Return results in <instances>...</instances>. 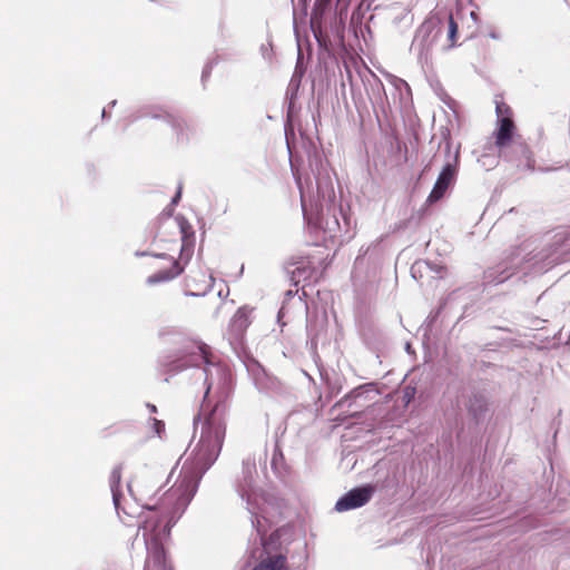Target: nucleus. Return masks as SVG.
<instances>
[{"label":"nucleus","instance_id":"dca6fc26","mask_svg":"<svg viewBox=\"0 0 570 570\" xmlns=\"http://www.w3.org/2000/svg\"><path fill=\"white\" fill-rule=\"evenodd\" d=\"M510 276H511V274H505V275H501L497 278H493L492 281L497 282V283H502V282L507 281Z\"/></svg>","mask_w":570,"mask_h":570},{"label":"nucleus","instance_id":"a211bd4d","mask_svg":"<svg viewBox=\"0 0 570 570\" xmlns=\"http://www.w3.org/2000/svg\"><path fill=\"white\" fill-rule=\"evenodd\" d=\"M147 406H148V409H149V411L151 413H156L157 412V409H156V406L154 404H147Z\"/></svg>","mask_w":570,"mask_h":570},{"label":"nucleus","instance_id":"1a4fd4ad","mask_svg":"<svg viewBox=\"0 0 570 570\" xmlns=\"http://www.w3.org/2000/svg\"><path fill=\"white\" fill-rule=\"evenodd\" d=\"M248 313L245 308H239L230 321V328L235 331L236 335H240L248 326Z\"/></svg>","mask_w":570,"mask_h":570},{"label":"nucleus","instance_id":"f03ea898","mask_svg":"<svg viewBox=\"0 0 570 570\" xmlns=\"http://www.w3.org/2000/svg\"><path fill=\"white\" fill-rule=\"evenodd\" d=\"M256 464L246 459L242 464V473L236 483V491L246 502V509L252 515V524L256 529L261 548L253 552L257 563L252 570H288L287 549L279 543L284 530H276L268 540L264 535L267 527L276 521L278 508L272 498L266 497L255 484Z\"/></svg>","mask_w":570,"mask_h":570},{"label":"nucleus","instance_id":"39448f33","mask_svg":"<svg viewBox=\"0 0 570 570\" xmlns=\"http://www.w3.org/2000/svg\"><path fill=\"white\" fill-rule=\"evenodd\" d=\"M459 159V150L455 151L453 161H449L443 167L440 173L432 191L428 197L429 203H435L441 199L449 188V186L454 181L456 176V164Z\"/></svg>","mask_w":570,"mask_h":570},{"label":"nucleus","instance_id":"5701e85b","mask_svg":"<svg viewBox=\"0 0 570 570\" xmlns=\"http://www.w3.org/2000/svg\"><path fill=\"white\" fill-rule=\"evenodd\" d=\"M320 193L322 194V197L325 198V191L324 190H320Z\"/></svg>","mask_w":570,"mask_h":570},{"label":"nucleus","instance_id":"b1692460","mask_svg":"<svg viewBox=\"0 0 570 570\" xmlns=\"http://www.w3.org/2000/svg\"><path fill=\"white\" fill-rule=\"evenodd\" d=\"M116 105V100H114L110 106L114 107Z\"/></svg>","mask_w":570,"mask_h":570},{"label":"nucleus","instance_id":"4be33fe9","mask_svg":"<svg viewBox=\"0 0 570 570\" xmlns=\"http://www.w3.org/2000/svg\"><path fill=\"white\" fill-rule=\"evenodd\" d=\"M450 148H451V144L448 141L446 142V149L450 151Z\"/></svg>","mask_w":570,"mask_h":570},{"label":"nucleus","instance_id":"9d476101","mask_svg":"<svg viewBox=\"0 0 570 570\" xmlns=\"http://www.w3.org/2000/svg\"><path fill=\"white\" fill-rule=\"evenodd\" d=\"M458 33V24L454 21L452 16H449V29H448V37L450 40V47H453L455 43V38Z\"/></svg>","mask_w":570,"mask_h":570},{"label":"nucleus","instance_id":"ddd939ff","mask_svg":"<svg viewBox=\"0 0 570 570\" xmlns=\"http://www.w3.org/2000/svg\"><path fill=\"white\" fill-rule=\"evenodd\" d=\"M153 425H154L156 434L158 436H161V433L165 430V423L163 421L157 420V419H153Z\"/></svg>","mask_w":570,"mask_h":570},{"label":"nucleus","instance_id":"f257e3e1","mask_svg":"<svg viewBox=\"0 0 570 570\" xmlns=\"http://www.w3.org/2000/svg\"><path fill=\"white\" fill-rule=\"evenodd\" d=\"M225 414L226 405L217 403L202 424L199 438L190 442L176 483L160 501L145 502L141 505L142 511L138 512L139 505L134 497L131 484L127 487L131 500L128 501L125 498L120 489V468L111 471L109 484L118 515L121 518L122 511L129 518L141 519L138 534H141L147 550L145 570H173L167 564L164 543L169 537L171 527L190 503L202 476L220 453L226 433ZM149 500L153 501V498Z\"/></svg>","mask_w":570,"mask_h":570},{"label":"nucleus","instance_id":"6ab92c4d","mask_svg":"<svg viewBox=\"0 0 570 570\" xmlns=\"http://www.w3.org/2000/svg\"><path fill=\"white\" fill-rule=\"evenodd\" d=\"M470 16H471V18H472L474 21H476V20H478V14H476L474 11H472V12L470 13Z\"/></svg>","mask_w":570,"mask_h":570},{"label":"nucleus","instance_id":"aec40b11","mask_svg":"<svg viewBox=\"0 0 570 570\" xmlns=\"http://www.w3.org/2000/svg\"><path fill=\"white\" fill-rule=\"evenodd\" d=\"M490 37H491L492 39H499V36H498L495 32H491V33H490Z\"/></svg>","mask_w":570,"mask_h":570},{"label":"nucleus","instance_id":"f3484780","mask_svg":"<svg viewBox=\"0 0 570 570\" xmlns=\"http://www.w3.org/2000/svg\"><path fill=\"white\" fill-rule=\"evenodd\" d=\"M180 194H181V187H179V188H178L177 194H176V195H175V197L173 198V200H171V204H173V205H176V204L178 203V200H179V198H180Z\"/></svg>","mask_w":570,"mask_h":570},{"label":"nucleus","instance_id":"7ed1b4c3","mask_svg":"<svg viewBox=\"0 0 570 570\" xmlns=\"http://www.w3.org/2000/svg\"><path fill=\"white\" fill-rule=\"evenodd\" d=\"M205 365L204 374L205 381L209 382L206 391V395L208 394L214 374H222L223 368L213 361L208 346L206 344L199 342H191L187 345L179 358L173 362V371L180 370L185 366H200Z\"/></svg>","mask_w":570,"mask_h":570},{"label":"nucleus","instance_id":"6e6552de","mask_svg":"<svg viewBox=\"0 0 570 570\" xmlns=\"http://www.w3.org/2000/svg\"><path fill=\"white\" fill-rule=\"evenodd\" d=\"M184 272V266L179 261H174L173 266L168 271H160L147 277L146 283L148 285H155L163 282H168L177 276H179Z\"/></svg>","mask_w":570,"mask_h":570},{"label":"nucleus","instance_id":"412c9836","mask_svg":"<svg viewBox=\"0 0 570 570\" xmlns=\"http://www.w3.org/2000/svg\"><path fill=\"white\" fill-rule=\"evenodd\" d=\"M327 197H328V199H331V198H333V197H334V193H333V190H330V191H328Z\"/></svg>","mask_w":570,"mask_h":570},{"label":"nucleus","instance_id":"4468645a","mask_svg":"<svg viewBox=\"0 0 570 570\" xmlns=\"http://www.w3.org/2000/svg\"><path fill=\"white\" fill-rule=\"evenodd\" d=\"M296 183L298 185L299 190H302L301 179L298 177H296ZM301 199H302V208H303V212H304V216H305V218H307L309 220V218L307 217V213H306V207H305L303 191H301Z\"/></svg>","mask_w":570,"mask_h":570},{"label":"nucleus","instance_id":"423d86ee","mask_svg":"<svg viewBox=\"0 0 570 570\" xmlns=\"http://www.w3.org/2000/svg\"><path fill=\"white\" fill-rule=\"evenodd\" d=\"M373 493L374 488L372 485L355 488L348 491L336 502L335 510L338 512H344L361 508L371 500Z\"/></svg>","mask_w":570,"mask_h":570},{"label":"nucleus","instance_id":"0eeeda50","mask_svg":"<svg viewBox=\"0 0 570 570\" xmlns=\"http://www.w3.org/2000/svg\"><path fill=\"white\" fill-rule=\"evenodd\" d=\"M497 112L499 115V128L495 137V145L500 149V154L503 153V148L509 144L512 138L513 121L509 116H502V107L497 106Z\"/></svg>","mask_w":570,"mask_h":570},{"label":"nucleus","instance_id":"9b49d317","mask_svg":"<svg viewBox=\"0 0 570 570\" xmlns=\"http://www.w3.org/2000/svg\"><path fill=\"white\" fill-rule=\"evenodd\" d=\"M324 230L326 233H328V235L331 237H334L335 236V233H336V229L340 228V224H338V220L336 217L333 218L332 222H327L326 225L323 227Z\"/></svg>","mask_w":570,"mask_h":570},{"label":"nucleus","instance_id":"20e7f679","mask_svg":"<svg viewBox=\"0 0 570 570\" xmlns=\"http://www.w3.org/2000/svg\"><path fill=\"white\" fill-rule=\"evenodd\" d=\"M441 21L438 17L425 19L417 28L411 45V51L424 65L431 59L433 45L441 33Z\"/></svg>","mask_w":570,"mask_h":570},{"label":"nucleus","instance_id":"2eb2a0df","mask_svg":"<svg viewBox=\"0 0 570 570\" xmlns=\"http://www.w3.org/2000/svg\"><path fill=\"white\" fill-rule=\"evenodd\" d=\"M426 266L430 267L431 269H433L440 277L443 276L442 272L444 271V267L439 266V267L433 268L429 263H426Z\"/></svg>","mask_w":570,"mask_h":570},{"label":"nucleus","instance_id":"f8f14e48","mask_svg":"<svg viewBox=\"0 0 570 570\" xmlns=\"http://www.w3.org/2000/svg\"><path fill=\"white\" fill-rule=\"evenodd\" d=\"M191 253H193V248L190 245L188 244H183L181 248H180V261H188L191 256Z\"/></svg>","mask_w":570,"mask_h":570}]
</instances>
